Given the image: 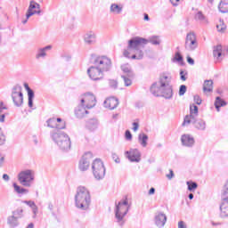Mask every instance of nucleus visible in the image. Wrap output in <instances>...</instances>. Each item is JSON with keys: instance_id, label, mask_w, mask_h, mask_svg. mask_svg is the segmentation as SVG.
I'll list each match as a JSON object with an SVG mask.
<instances>
[{"instance_id": "f257e3e1", "label": "nucleus", "mask_w": 228, "mask_h": 228, "mask_svg": "<svg viewBox=\"0 0 228 228\" xmlns=\"http://www.w3.org/2000/svg\"><path fill=\"white\" fill-rule=\"evenodd\" d=\"M172 76L167 73H162L159 76V81L152 84L151 93L155 97H164L165 99H172L174 91L170 85Z\"/></svg>"}, {"instance_id": "f03ea898", "label": "nucleus", "mask_w": 228, "mask_h": 228, "mask_svg": "<svg viewBox=\"0 0 228 228\" xmlns=\"http://www.w3.org/2000/svg\"><path fill=\"white\" fill-rule=\"evenodd\" d=\"M149 41L143 37H134L128 41L127 49L124 51L123 54L125 58H131L132 60H142L144 45H147ZM132 57L129 54H132Z\"/></svg>"}, {"instance_id": "7ed1b4c3", "label": "nucleus", "mask_w": 228, "mask_h": 228, "mask_svg": "<svg viewBox=\"0 0 228 228\" xmlns=\"http://www.w3.org/2000/svg\"><path fill=\"white\" fill-rule=\"evenodd\" d=\"M92 203V196L90 191L85 186H78L75 195V206L77 209L86 211Z\"/></svg>"}, {"instance_id": "20e7f679", "label": "nucleus", "mask_w": 228, "mask_h": 228, "mask_svg": "<svg viewBox=\"0 0 228 228\" xmlns=\"http://www.w3.org/2000/svg\"><path fill=\"white\" fill-rule=\"evenodd\" d=\"M50 138L61 151H63L64 152L70 151L72 142H70V137L67 133L61 130H52L50 132Z\"/></svg>"}, {"instance_id": "39448f33", "label": "nucleus", "mask_w": 228, "mask_h": 228, "mask_svg": "<svg viewBox=\"0 0 228 228\" xmlns=\"http://www.w3.org/2000/svg\"><path fill=\"white\" fill-rule=\"evenodd\" d=\"M129 208H131V205H129L127 199L119 201L118 204L116 203L114 213L116 222L119 227H124V224H126V216L129 213Z\"/></svg>"}, {"instance_id": "423d86ee", "label": "nucleus", "mask_w": 228, "mask_h": 228, "mask_svg": "<svg viewBox=\"0 0 228 228\" xmlns=\"http://www.w3.org/2000/svg\"><path fill=\"white\" fill-rule=\"evenodd\" d=\"M18 181L21 186L31 188L35 183V171L27 169L18 174Z\"/></svg>"}, {"instance_id": "0eeeda50", "label": "nucleus", "mask_w": 228, "mask_h": 228, "mask_svg": "<svg viewBox=\"0 0 228 228\" xmlns=\"http://www.w3.org/2000/svg\"><path fill=\"white\" fill-rule=\"evenodd\" d=\"M93 175L96 181H102L106 175L104 162L100 159H95L92 163Z\"/></svg>"}, {"instance_id": "6e6552de", "label": "nucleus", "mask_w": 228, "mask_h": 228, "mask_svg": "<svg viewBox=\"0 0 228 228\" xmlns=\"http://www.w3.org/2000/svg\"><path fill=\"white\" fill-rule=\"evenodd\" d=\"M11 97L12 99L14 106H16V108H21L22 104H24V94H22V86H13L12 89Z\"/></svg>"}, {"instance_id": "1a4fd4ad", "label": "nucleus", "mask_w": 228, "mask_h": 228, "mask_svg": "<svg viewBox=\"0 0 228 228\" xmlns=\"http://www.w3.org/2000/svg\"><path fill=\"white\" fill-rule=\"evenodd\" d=\"M222 203L220 205V216L222 218L228 216V180L225 182L222 192Z\"/></svg>"}, {"instance_id": "9d476101", "label": "nucleus", "mask_w": 228, "mask_h": 228, "mask_svg": "<svg viewBox=\"0 0 228 228\" xmlns=\"http://www.w3.org/2000/svg\"><path fill=\"white\" fill-rule=\"evenodd\" d=\"M94 65L97 66L102 72H110L111 70V59L106 56H98L94 61Z\"/></svg>"}, {"instance_id": "9b49d317", "label": "nucleus", "mask_w": 228, "mask_h": 228, "mask_svg": "<svg viewBox=\"0 0 228 228\" xmlns=\"http://www.w3.org/2000/svg\"><path fill=\"white\" fill-rule=\"evenodd\" d=\"M80 103L84 104L87 110H92V108H95V104H97V99L94 94L86 93L82 95Z\"/></svg>"}, {"instance_id": "f8f14e48", "label": "nucleus", "mask_w": 228, "mask_h": 228, "mask_svg": "<svg viewBox=\"0 0 228 228\" xmlns=\"http://www.w3.org/2000/svg\"><path fill=\"white\" fill-rule=\"evenodd\" d=\"M197 117H199V107L192 104L190 106V115L184 117L182 126H190V124L195 123V118H197Z\"/></svg>"}, {"instance_id": "ddd939ff", "label": "nucleus", "mask_w": 228, "mask_h": 228, "mask_svg": "<svg viewBox=\"0 0 228 228\" xmlns=\"http://www.w3.org/2000/svg\"><path fill=\"white\" fill-rule=\"evenodd\" d=\"M40 15L41 11H40V4L35 2V1H30L28 9L26 13V20L22 21V24H26L28 20H29V17H33V15Z\"/></svg>"}, {"instance_id": "4468645a", "label": "nucleus", "mask_w": 228, "mask_h": 228, "mask_svg": "<svg viewBox=\"0 0 228 228\" xmlns=\"http://www.w3.org/2000/svg\"><path fill=\"white\" fill-rule=\"evenodd\" d=\"M92 159H94V154L92 152L88 151L85 153V155L79 161V170H81V172H85L88 168H90V162L92 161Z\"/></svg>"}, {"instance_id": "2eb2a0df", "label": "nucleus", "mask_w": 228, "mask_h": 228, "mask_svg": "<svg viewBox=\"0 0 228 228\" xmlns=\"http://www.w3.org/2000/svg\"><path fill=\"white\" fill-rule=\"evenodd\" d=\"M87 74L93 81H99L104 77V73L97 66H91L87 69Z\"/></svg>"}, {"instance_id": "dca6fc26", "label": "nucleus", "mask_w": 228, "mask_h": 228, "mask_svg": "<svg viewBox=\"0 0 228 228\" xmlns=\"http://www.w3.org/2000/svg\"><path fill=\"white\" fill-rule=\"evenodd\" d=\"M125 154L131 163H140L142 161V153L138 149H131L126 151Z\"/></svg>"}, {"instance_id": "f3484780", "label": "nucleus", "mask_w": 228, "mask_h": 228, "mask_svg": "<svg viewBox=\"0 0 228 228\" xmlns=\"http://www.w3.org/2000/svg\"><path fill=\"white\" fill-rule=\"evenodd\" d=\"M83 40L86 45H94L97 44V34L94 30L86 32Z\"/></svg>"}, {"instance_id": "a211bd4d", "label": "nucleus", "mask_w": 228, "mask_h": 228, "mask_svg": "<svg viewBox=\"0 0 228 228\" xmlns=\"http://www.w3.org/2000/svg\"><path fill=\"white\" fill-rule=\"evenodd\" d=\"M47 126L53 129V131H61V129H65V122H62L61 125L56 123V118H49L46 121Z\"/></svg>"}, {"instance_id": "6ab92c4d", "label": "nucleus", "mask_w": 228, "mask_h": 228, "mask_svg": "<svg viewBox=\"0 0 228 228\" xmlns=\"http://www.w3.org/2000/svg\"><path fill=\"white\" fill-rule=\"evenodd\" d=\"M88 108H86V105L80 103L76 109H75V115L77 117V118H83L84 117H86L88 115Z\"/></svg>"}, {"instance_id": "aec40b11", "label": "nucleus", "mask_w": 228, "mask_h": 228, "mask_svg": "<svg viewBox=\"0 0 228 228\" xmlns=\"http://www.w3.org/2000/svg\"><path fill=\"white\" fill-rule=\"evenodd\" d=\"M165 224H167V215H165L164 213L157 214L155 216V224L157 225V227H165Z\"/></svg>"}, {"instance_id": "412c9836", "label": "nucleus", "mask_w": 228, "mask_h": 228, "mask_svg": "<svg viewBox=\"0 0 228 228\" xmlns=\"http://www.w3.org/2000/svg\"><path fill=\"white\" fill-rule=\"evenodd\" d=\"M104 107L108 108V110H115L117 106H118V99L115 97L108 98L103 102Z\"/></svg>"}, {"instance_id": "4be33fe9", "label": "nucleus", "mask_w": 228, "mask_h": 228, "mask_svg": "<svg viewBox=\"0 0 228 228\" xmlns=\"http://www.w3.org/2000/svg\"><path fill=\"white\" fill-rule=\"evenodd\" d=\"M181 142L182 144L185 147H193V145L195 144V139H193V137H191V135L190 134L182 135Z\"/></svg>"}, {"instance_id": "5701e85b", "label": "nucleus", "mask_w": 228, "mask_h": 228, "mask_svg": "<svg viewBox=\"0 0 228 228\" xmlns=\"http://www.w3.org/2000/svg\"><path fill=\"white\" fill-rule=\"evenodd\" d=\"M22 204H26L28 208H31L33 213V218H37V215H38V207L33 200H23Z\"/></svg>"}, {"instance_id": "b1692460", "label": "nucleus", "mask_w": 228, "mask_h": 228, "mask_svg": "<svg viewBox=\"0 0 228 228\" xmlns=\"http://www.w3.org/2000/svg\"><path fill=\"white\" fill-rule=\"evenodd\" d=\"M51 49H53L52 45H47L44 48H39L36 54L37 60H40V58H45L47 56V51H51Z\"/></svg>"}, {"instance_id": "393cba45", "label": "nucleus", "mask_w": 228, "mask_h": 228, "mask_svg": "<svg viewBox=\"0 0 228 228\" xmlns=\"http://www.w3.org/2000/svg\"><path fill=\"white\" fill-rule=\"evenodd\" d=\"M86 127L89 131H95V129H97V127H99V121L95 118L89 119L86 124Z\"/></svg>"}, {"instance_id": "a878e982", "label": "nucleus", "mask_w": 228, "mask_h": 228, "mask_svg": "<svg viewBox=\"0 0 228 228\" xmlns=\"http://www.w3.org/2000/svg\"><path fill=\"white\" fill-rule=\"evenodd\" d=\"M24 87L28 92V107L31 108L33 106V99H35V92L29 88V86L28 84H24Z\"/></svg>"}, {"instance_id": "bb28decb", "label": "nucleus", "mask_w": 228, "mask_h": 228, "mask_svg": "<svg viewBox=\"0 0 228 228\" xmlns=\"http://www.w3.org/2000/svg\"><path fill=\"white\" fill-rule=\"evenodd\" d=\"M138 142L142 147H147V142H149V135L145 133H140L138 134Z\"/></svg>"}, {"instance_id": "cd10ccee", "label": "nucleus", "mask_w": 228, "mask_h": 228, "mask_svg": "<svg viewBox=\"0 0 228 228\" xmlns=\"http://www.w3.org/2000/svg\"><path fill=\"white\" fill-rule=\"evenodd\" d=\"M7 224L9 227L15 228L19 225V217L15 216H10L7 217Z\"/></svg>"}, {"instance_id": "c85d7f7f", "label": "nucleus", "mask_w": 228, "mask_h": 228, "mask_svg": "<svg viewBox=\"0 0 228 228\" xmlns=\"http://www.w3.org/2000/svg\"><path fill=\"white\" fill-rule=\"evenodd\" d=\"M191 124H194V126L196 129H199V131H206V121L203 119L197 120V118H195V122Z\"/></svg>"}, {"instance_id": "c756f323", "label": "nucleus", "mask_w": 228, "mask_h": 228, "mask_svg": "<svg viewBox=\"0 0 228 228\" xmlns=\"http://www.w3.org/2000/svg\"><path fill=\"white\" fill-rule=\"evenodd\" d=\"M122 5H118L117 4H112L110 5V13H113L114 15H120V13H122Z\"/></svg>"}, {"instance_id": "7c9ffc66", "label": "nucleus", "mask_w": 228, "mask_h": 228, "mask_svg": "<svg viewBox=\"0 0 228 228\" xmlns=\"http://www.w3.org/2000/svg\"><path fill=\"white\" fill-rule=\"evenodd\" d=\"M122 71L126 74L127 77H134V74L131 70V66L129 64H123L121 66Z\"/></svg>"}, {"instance_id": "2f4dec72", "label": "nucleus", "mask_w": 228, "mask_h": 228, "mask_svg": "<svg viewBox=\"0 0 228 228\" xmlns=\"http://www.w3.org/2000/svg\"><path fill=\"white\" fill-rule=\"evenodd\" d=\"M198 47L199 42H197V39L189 43H185L186 51H195V49H197Z\"/></svg>"}, {"instance_id": "473e14b6", "label": "nucleus", "mask_w": 228, "mask_h": 228, "mask_svg": "<svg viewBox=\"0 0 228 228\" xmlns=\"http://www.w3.org/2000/svg\"><path fill=\"white\" fill-rule=\"evenodd\" d=\"M227 102H225V101L222 100V98H220V96H217L216 98V102H215V106L216 109V111H220V108L226 106Z\"/></svg>"}, {"instance_id": "72a5a7b5", "label": "nucleus", "mask_w": 228, "mask_h": 228, "mask_svg": "<svg viewBox=\"0 0 228 228\" xmlns=\"http://www.w3.org/2000/svg\"><path fill=\"white\" fill-rule=\"evenodd\" d=\"M194 19L196 20H199L200 22H201L202 24H208V19L206 18V16L202 13V12H198L195 14Z\"/></svg>"}, {"instance_id": "f704fd0d", "label": "nucleus", "mask_w": 228, "mask_h": 228, "mask_svg": "<svg viewBox=\"0 0 228 228\" xmlns=\"http://www.w3.org/2000/svg\"><path fill=\"white\" fill-rule=\"evenodd\" d=\"M213 56H214V58H216V60H220V57L222 56V45H221L214 46Z\"/></svg>"}, {"instance_id": "c9c22d12", "label": "nucleus", "mask_w": 228, "mask_h": 228, "mask_svg": "<svg viewBox=\"0 0 228 228\" xmlns=\"http://www.w3.org/2000/svg\"><path fill=\"white\" fill-rule=\"evenodd\" d=\"M203 92H213V80H205L203 84Z\"/></svg>"}, {"instance_id": "e433bc0d", "label": "nucleus", "mask_w": 228, "mask_h": 228, "mask_svg": "<svg viewBox=\"0 0 228 228\" xmlns=\"http://www.w3.org/2000/svg\"><path fill=\"white\" fill-rule=\"evenodd\" d=\"M218 10L221 13H228V2L221 0L218 5Z\"/></svg>"}, {"instance_id": "4c0bfd02", "label": "nucleus", "mask_w": 228, "mask_h": 228, "mask_svg": "<svg viewBox=\"0 0 228 228\" xmlns=\"http://www.w3.org/2000/svg\"><path fill=\"white\" fill-rule=\"evenodd\" d=\"M13 188H14V191H16V193L19 194H22V193H29V190L20 187V185H18L17 183H13L12 184Z\"/></svg>"}, {"instance_id": "58836bf2", "label": "nucleus", "mask_w": 228, "mask_h": 228, "mask_svg": "<svg viewBox=\"0 0 228 228\" xmlns=\"http://www.w3.org/2000/svg\"><path fill=\"white\" fill-rule=\"evenodd\" d=\"M195 40H197V36L195 35V32H189L186 35L185 44H188L190 42H193Z\"/></svg>"}, {"instance_id": "ea45409f", "label": "nucleus", "mask_w": 228, "mask_h": 228, "mask_svg": "<svg viewBox=\"0 0 228 228\" xmlns=\"http://www.w3.org/2000/svg\"><path fill=\"white\" fill-rule=\"evenodd\" d=\"M147 42H150V44H152V45H159L161 44V41L159 40V37L153 36L147 40Z\"/></svg>"}, {"instance_id": "a19ab883", "label": "nucleus", "mask_w": 228, "mask_h": 228, "mask_svg": "<svg viewBox=\"0 0 228 228\" xmlns=\"http://www.w3.org/2000/svg\"><path fill=\"white\" fill-rule=\"evenodd\" d=\"M226 28L227 26H225L224 20H219V22L216 25L217 31H219V33H223V31H225Z\"/></svg>"}, {"instance_id": "79ce46f5", "label": "nucleus", "mask_w": 228, "mask_h": 228, "mask_svg": "<svg viewBox=\"0 0 228 228\" xmlns=\"http://www.w3.org/2000/svg\"><path fill=\"white\" fill-rule=\"evenodd\" d=\"M187 186H188V190L189 191H195V190H197L198 188V184L197 183L193 182V181H188L186 183Z\"/></svg>"}, {"instance_id": "37998d69", "label": "nucleus", "mask_w": 228, "mask_h": 228, "mask_svg": "<svg viewBox=\"0 0 228 228\" xmlns=\"http://www.w3.org/2000/svg\"><path fill=\"white\" fill-rule=\"evenodd\" d=\"M23 213H24V210L22 208H18L12 211V216L18 218L19 220V218H22V216H24Z\"/></svg>"}, {"instance_id": "c03bdc74", "label": "nucleus", "mask_w": 228, "mask_h": 228, "mask_svg": "<svg viewBox=\"0 0 228 228\" xmlns=\"http://www.w3.org/2000/svg\"><path fill=\"white\" fill-rule=\"evenodd\" d=\"M109 86H110V88H112L113 90H117V88H118V82L115 79H110Z\"/></svg>"}, {"instance_id": "a18cd8bd", "label": "nucleus", "mask_w": 228, "mask_h": 228, "mask_svg": "<svg viewBox=\"0 0 228 228\" xmlns=\"http://www.w3.org/2000/svg\"><path fill=\"white\" fill-rule=\"evenodd\" d=\"M121 77L124 80L125 86H131V85H133V81H131L129 77H126V76L122 75Z\"/></svg>"}, {"instance_id": "49530a36", "label": "nucleus", "mask_w": 228, "mask_h": 228, "mask_svg": "<svg viewBox=\"0 0 228 228\" xmlns=\"http://www.w3.org/2000/svg\"><path fill=\"white\" fill-rule=\"evenodd\" d=\"M125 138L126 140H127L128 142H131V140H133V134H131V131L126 130L125 133Z\"/></svg>"}, {"instance_id": "de8ad7c7", "label": "nucleus", "mask_w": 228, "mask_h": 228, "mask_svg": "<svg viewBox=\"0 0 228 228\" xmlns=\"http://www.w3.org/2000/svg\"><path fill=\"white\" fill-rule=\"evenodd\" d=\"M185 94H186V86H184V85L180 86L179 95L183 96Z\"/></svg>"}, {"instance_id": "09e8293b", "label": "nucleus", "mask_w": 228, "mask_h": 228, "mask_svg": "<svg viewBox=\"0 0 228 228\" xmlns=\"http://www.w3.org/2000/svg\"><path fill=\"white\" fill-rule=\"evenodd\" d=\"M174 60H175V61H178V62L183 61V55H181V53H180L179 52H177V53L175 54Z\"/></svg>"}, {"instance_id": "8fccbe9b", "label": "nucleus", "mask_w": 228, "mask_h": 228, "mask_svg": "<svg viewBox=\"0 0 228 228\" xmlns=\"http://www.w3.org/2000/svg\"><path fill=\"white\" fill-rule=\"evenodd\" d=\"M186 76H188V72H186L184 70L180 71V79L182 81H186Z\"/></svg>"}, {"instance_id": "3c124183", "label": "nucleus", "mask_w": 228, "mask_h": 228, "mask_svg": "<svg viewBox=\"0 0 228 228\" xmlns=\"http://www.w3.org/2000/svg\"><path fill=\"white\" fill-rule=\"evenodd\" d=\"M194 102L198 105L202 104V99L198 94L194 95Z\"/></svg>"}, {"instance_id": "603ef678", "label": "nucleus", "mask_w": 228, "mask_h": 228, "mask_svg": "<svg viewBox=\"0 0 228 228\" xmlns=\"http://www.w3.org/2000/svg\"><path fill=\"white\" fill-rule=\"evenodd\" d=\"M4 110H8V108H6V105H4L3 102H0V115L3 114V111H4Z\"/></svg>"}, {"instance_id": "864d4df0", "label": "nucleus", "mask_w": 228, "mask_h": 228, "mask_svg": "<svg viewBox=\"0 0 228 228\" xmlns=\"http://www.w3.org/2000/svg\"><path fill=\"white\" fill-rule=\"evenodd\" d=\"M139 127H140V124H138V122H134L133 123V131L134 133H136V131H138Z\"/></svg>"}, {"instance_id": "5fc2aeb1", "label": "nucleus", "mask_w": 228, "mask_h": 228, "mask_svg": "<svg viewBox=\"0 0 228 228\" xmlns=\"http://www.w3.org/2000/svg\"><path fill=\"white\" fill-rule=\"evenodd\" d=\"M187 63H189V65H195V61L191 57L187 56Z\"/></svg>"}, {"instance_id": "6e6d98bb", "label": "nucleus", "mask_w": 228, "mask_h": 228, "mask_svg": "<svg viewBox=\"0 0 228 228\" xmlns=\"http://www.w3.org/2000/svg\"><path fill=\"white\" fill-rule=\"evenodd\" d=\"M112 159H114V161L116 163H120V159L118 158V156H117V154L113 153L112 154Z\"/></svg>"}, {"instance_id": "4d7b16f0", "label": "nucleus", "mask_w": 228, "mask_h": 228, "mask_svg": "<svg viewBox=\"0 0 228 228\" xmlns=\"http://www.w3.org/2000/svg\"><path fill=\"white\" fill-rule=\"evenodd\" d=\"M178 228H188L183 221L178 222Z\"/></svg>"}, {"instance_id": "13d9d810", "label": "nucleus", "mask_w": 228, "mask_h": 228, "mask_svg": "<svg viewBox=\"0 0 228 228\" xmlns=\"http://www.w3.org/2000/svg\"><path fill=\"white\" fill-rule=\"evenodd\" d=\"M167 179H172L174 177V171L172 169L169 170V174L167 175Z\"/></svg>"}, {"instance_id": "bf43d9fd", "label": "nucleus", "mask_w": 228, "mask_h": 228, "mask_svg": "<svg viewBox=\"0 0 228 228\" xmlns=\"http://www.w3.org/2000/svg\"><path fill=\"white\" fill-rule=\"evenodd\" d=\"M4 165V156L0 155V167Z\"/></svg>"}, {"instance_id": "052dcab7", "label": "nucleus", "mask_w": 228, "mask_h": 228, "mask_svg": "<svg viewBox=\"0 0 228 228\" xmlns=\"http://www.w3.org/2000/svg\"><path fill=\"white\" fill-rule=\"evenodd\" d=\"M173 6H178L180 0H169Z\"/></svg>"}, {"instance_id": "680f3d73", "label": "nucleus", "mask_w": 228, "mask_h": 228, "mask_svg": "<svg viewBox=\"0 0 228 228\" xmlns=\"http://www.w3.org/2000/svg\"><path fill=\"white\" fill-rule=\"evenodd\" d=\"M55 119H56V124L59 123V126H61L63 124V122H65V121H63V119H61V118H57Z\"/></svg>"}, {"instance_id": "e2e57ef3", "label": "nucleus", "mask_w": 228, "mask_h": 228, "mask_svg": "<svg viewBox=\"0 0 228 228\" xmlns=\"http://www.w3.org/2000/svg\"><path fill=\"white\" fill-rule=\"evenodd\" d=\"M156 193V189L154 187H151L149 191V195H154Z\"/></svg>"}, {"instance_id": "0e129e2a", "label": "nucleus", "mask_w": 228, "mask_h": 228, "mask_svg": "<svg viewBox=\"0 0 228 228\" xmlns=\"http://www.w3.org/2000/svg\"><path fill=\"white\" fill-rule=\"evenodd\" d=\"M5 118H6V115L4 113L0 114V122H4Z\"/></svg>"}, {"instance_id": "69168bd1", "label": "nucleus", "mask_w": 228, "mask_h": 228, "mask_svg": "<svg viewBox=\"0 0 228 228\" xmlns=\"http://www.w3.org/2000/svg\"><path fill=\"white\" fill-rule=\"evenodd\" d=\"M3 179H4V181H10V175H8L6 174H4L3 175Z\"/></svg>"}, {"instance_id": "338daca9", "label": "nucleus", "mask_w": 228, "mask_h": 228, "mask_svg": "<svg viewBox=\"0 0 228 228\" xmlns=\"http://www.w3.org/2000/svg\"><path fill=\"white\" fill-rule=\"evenodd\" d=\"M48 209H49V211H53V209H54V205H53V203H49Z\"/></svg>"}, {"instance_id": "774afa93", "label": "nucleus", "mask_w": 228, "mask_h": 228, "mask_svg": "<svg viewBox=\"0 0 228 228\" xmlns=\"http://www.w3.org/2000/svg\"><path fill=\"white\" fill-rule=\"evenodd\" d=\"M26 228H35V224L30 223Z\"/></svg>"}]
</instances>
